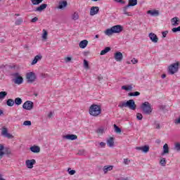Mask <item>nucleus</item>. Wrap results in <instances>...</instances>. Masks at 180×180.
I'll return each instance as SVG.
<instances>
[{"instance_id": "obj_1", "label": "nucleus", "mask_w": 180, "mask_h": 180, "mask_svg": "<svg viewBox=\"0 0 180 180\" xmlns=\"http://www.w3.org/2000/svg\"><path fill=\"white\" fill-rule=\"evenodd\" d=\"M122 31H123V27L120 25H117L112 26L110 29H107L105 31V34H106V36H112L113 33H120V32H122Z\"/></svg>"}, {"instance_id": "obj_2", "label": "nucleus", "mask_w": 180, "mask_h": 180, "mask_svg": "<svg viewBox=\"0 0 180 180\" xmlns=\"http://www.w3.org/2000/svg\"><path fill=\"white\" fill-rule=\"evenodd\" d=\"M101 112L102 108L100 107V105L96 104L91 105L89 110V112L91 115V116H94L95 117H96V116H99Z\"/></svg>"}, {"instance_id": "obj_3", "label": "nucleus", "mask_w": 180, "mask_h": 180, "mask_svg": "<svg viewBox=\"0 0 180 180\" xmlns=\"http://www.w3.org/2000/svg\"><path fill=\"white\" fill-rule=\"evenodd\" d=\"M141 109L143 115H151L153 113V108L148 101H146L141 105Z\"/></svg>"}, {"instance_id": "obj_4", "label": "nucleus", "mask_w": 180, "mask_h": 180, "mask_svg": "<svg viewBox=\"0 0 180 180\" xmlns=\"http://www.w3.org/2000/svg\"><path fill=\"white\" fill-rule=\"evenodd\" d=\"M179 68V63H175L172 64L168 68V74H170V75H174L175 72H178V70Z\"/></svg>"}, {"instance_id": "obj_5", "label": "nucleus", "mask_w": 180, "mask_h": 180, "mask_svg": "<svg viewBox=\"0 0 180 180\" xmlns=\"http://www.w3.org/2000/svg\"><path fill=\"white\" fill-rule=\"evenodd\" d=\"M27 82L28 84H33L34 81L37 79V76H36V73L33 72H29L26 74Z\"/></svg>"}, {"instance_id": "obj_6", "label": "nucleus", "mask_w": 180, "mask_h": 180, "mask_svg": "<svg viewBox=\"0 0 180 180\" xmlns=\"http://www.w3.org/2000/svg\"><path fill=\"white\" fill-rule=\"evenodd\" d=\"M127 108H129L131 110H136L137 105L134 102V100L130 99L127 101Z\"/></svg>"}, {"instance_id": "obj_7", "label": "nucleus", "mask_w": 180, "mask_h": 180, "mask_svg": "<svg viewBox=\"0 0 180 180\" xmlns=\"http://www.w3.org/2000/svg\"><path fill=\"white\" fill-rule=\"evenodd\" d=\"M22 108L25 110H32L33 109V103L31 101H25L22 105Z\"/></svg>"}, {"instance_id": "obj_8", "label": "nucleus", "mask_w": 180, "mask_h": 180, "mask_svg": "<svg viewBox=\"0 0 180 180\" xmlns=\"http://www.w3.org/2000/svg\"><path fill=\"white\" fill-rule=\"evenodd\" d=\"M34 164H36V160L34 159L27 160L25 162V165L27 168H29L30 169H32V168H33Z\"/></svg>"}, {"instance_id": "obj_9", "label": "nucleus", "mask_w": 180, "mask_h": 180, "mask_svg": "<svg viewBox=\"0 0 180 180\" xmlns=\"http://www.w3.org/2000/svg\"><path fill=\"white\" fill-rule=\"evenodd\" d=\"M114 58L118 63L122 62L123 60V53H122L121 52H116L114 54Z\"/></svg>"}, {"instance_id": "obj_10", "label": "nucleus", "mask_w": 180, "mask_h": 180, "mask_svg": "<svg viewBox=\"0 0 180 180\" xmlns=\"http://www.w3.org/2000/svg\"><path fill=\"white\" fill-rule=\"evenodd\" d=\"M139 151H142L143 153H147L150 151V146L145 145L143 146H138L136 148Z\"/></svg>"}, {"instance_id": "obj_11", "label": "nucleus", "mask_w": 180, "mask_h": 180, "mask_svg": "<svg viewBox=\"0 0 180 180\" xmlns=\"http://www.w3.org/2000/svg\"><path fill=\"white\" fill-rule=\"evenodd\" d=\"M99 13V7L98 6H93L90 9V15L95 16V15H98Z\"/></svg>"}, {"instance_id": "obj_12", "label": "nucleus", "mask_w": 180, "mask_h": 180, "mask_svg": "<svg viewBox=\"0 0 180 180\" xmlns=\"http://www.w3.org/2000/svg\"><path fill=\"white\" fill-rule=\"evenodd\" d=\"M15 79L14 81L15 84H18V85H20V84H23V77L19 76V73H15Z\"/></svg>"}, {"instance_id": "obj_13", "label": "nucleus", "mask_w": 180, "mask_h": 180, "mask_svg": "<svg viewBox=\"0 0 180 180\" xmlns=\"http://www.w3.org/2000/svg\"><path fill=\"white\" fill-rule=\"evenodd\" d=\"M63 139H65L66 140H77V139H78V136L75 134H68V135H64L63 136Z\"/></svg>"}, {"instance_id": "obj_14", "label": "nucleus", "mask_w": 180, "mask_h": 180, "mask_svg": "<svg viewBox=\"0 0 180 180\" xmlns=\"http://www.w3.org/2000/svg\"><path fill=\"white\" fill-rule=\"evenodd\" d=\"M149 37L151 40V41H153V43H158V37H157V35L153 32L149 34Z\"/></svg>"}, {"instance_id": "obj_15", "label": "nucleus", "mask_w": 180, "mask_h": 180, "mask_svg": "<svg viewBox=\"0 0 180 180\" xmlns=\"http://www.w3.org/2000/svg\"><path fill=\"white\" fill-rule=\"evenodd\" d=\"M67 5H68L67 1H60L58 3V9H64V8H66Z\"/></svg>"}, {"instance_id": "obj_16", "label": "nucleus", "mask_w": 180, "mask_h": 180, "mask_svg": "<svg viewBox=\"0 0 180 180\" xmlns=\"http://www.w3.org/2000/svg\"><path fill=\"white\" fill-rule=\"evenodd\" d=\"M147 13L151 16H158L160 15V11H158V10H149L147 11Z\"/></svg>"}, {"instance_id": "obj_17", "label": "nucleus", "mask_w": 180, "mask_h": 180, "mask_svg": "<svg viewBox=\"0 0 180 180\" xmlns=\"http://www.w3.org/2000/svg\"><path fill=\"white\" fill-rule=\"evenodd\" d=\"M47 8V4H42L39 6L37 7L35 9V12H42V11H44Z\"/></svg>"}, {"instance_id": "obj_18", "label": "nucleus", "mask_w": 180, "mask_h": 180, "mask_svg": "<svg viewBox=\"0 0 180 180\" xmlns=\"http://www.w3.org/2000/svg\"><path fill=\"white\" fill-rule=\"evenodd\" d=\"M30 151H32V153H40V147H39L36 145L31 146L30 148Z\"/></svg>"}, {"instance_id": "obj_19", "label": "nucleus", "mask_w": 180, "mask_h": 180, "mask_svg": "<svg viewBox=\"0 0 180 180\" xmlns=\"http://www.w3.org/2000/svg\"><path fill=\"white\" fill-rule=\"evenodd\" d=\"M107 146H108V147H114V146H115V138L110 137L107 140Z\"/></svg>"}, {"instance_id": "obj_20", "label": "nucleus", "mask_w": 180, "mask_h": 180, "mask_svg": "<svg viewBox=\"0 0 180 180\" xmlns=\"http://www.w3.org/2000/svg\"><path fill=\"white\" fill-rule=\"evenodd\" d=\"M41 58H43V56L41 55H37L32 60L31 65H34V64H37V61H40Z\"/></svg>"}, {"instance_id": "obj_21", "label": "nucleus", "mask_w": 180, "mask_h": 180, "mask_svg": "<svg viewBox=\"0 0 180 180\" xmlns=\"http://www.w3.org/2000/svg\"><path fill=\"white\" fill-rule=\"evenodd\" d=\"M129 8H130V6L127 4L126 6L123 7L122 12L124 15H127V16H131V13L127 11Z\"/></svg>"}, {"instance_id": "obj_22", "label": "nucleus", "mask_w": 180, "mask_h": 180, "mask_svg": "<svg viewBox=\"0 0 180 180\" xmlns=\"http://www.w3.org/2000/svg\"><path fill=\"white\" fill-rule=\"evenodd\" d=\"M169 153V148L168 147V144L165 143L163 146V152L162 153L161 155H165V154Z\"/></svg>"}, {"instance_id": "obj_23", "label": "nucleus", "mask_w": 180, "mask_h": 180, "mask_svg": "<svg viewBox=\"0 0 180 180\" xmlns=\"http://www.w3.org/2000/svg\"><path fill=\"white\" fill-rule=\"evenodd\" d=\"M88 46V40L84 39L83 41H81L79 44V46L80 49H85Z\"/></svg>"}, {"instance_id": "obj_24", "label": "nucleus", "mask_w": 180, "mask_h": 180, "mask_svg": "<svg viewBox=\"0 0 180 180\" xmlns=\"http://www.w3.org/2000/svg\"><path fill=\"white\" fill-rule=\"evenodd\" d=\"M171 22L173 26H176L179 25V18L178 17H174L171 19Z\"/></svg>"}, {"instance_id": "obj_25", "label": "nucleus", "mask_w": 180, "mask_h": 180, "mask_svg": "<svg viewBox=\"0 0 180 180\" xmlns=\"http://www.w3.org/2000/svg\"><path fill=\"white\" fill-rule=\"evenodd\" d=\"M110 50H111L110 47L107 46V47L105 48L104 50H102L101 51L100 55L101 56H105V54H106L107 53H109V51H110Z\"/></svg>"}, {"instance_id": "obj_26", "label": "nucleus", "mask_w": 180, "mask_h": 180, "mask_svg": "<svg viewBox=\"0 0 180 180\" xmlns=\"http://www.w3.org/2000/svg\"><path fill=\"white\" fill-rule=\"evenodd\" d=\"M6 105H7V106L12 107V106H13V105H15V101H13V99H12V98H9L6 101Z\"/></svg>"}, {"instance_id": "obj_27", "label": "nucleus", "mask_w": 180, "mask_h": 180, "mask_svg": "<svg viewBox=\"0 0 180 180\" xmlns=\"http://www.w3.org/2000/svg\"><path fill=\"white\" fill-rule=\"evenodd\" d=\"M129 4H127L128 6H136L137 5V0H128Z\"/></svg>"}, {"instance_id": "obj_28", "label": "nucleus", "mask_w": 180, "mask_h": 180, "mask_svg": "<svg viewBox=\"0 0 180 180\" xmlns=\"http://www.w3.org/2000/svg\"><path fill=\"white\" fill-rule=\"evenodd\" d=\"M112 169H113V166H105L103 167L104 174H107L108 171H112Z\"/></svg>"}, {"instance_id": "obj_29", "label": "nucleus", "mask_w": 180, "mask_h": 180, "mask_svg": "<svg viewBox=\"0 0 180 180\" xmlns=\"http://www.w3.org/2000/svg\"><path fill=\"white\" fill-rule=\"evenodd\" d=\"M118 107L120 108V109H123V108H127V102L121 101L118 105Z\"/></svg>"}, {"instance_id": "obj_30", "label": "nucleus", "mask_w": 180, "mask_h": 180, "mask_svg": "<svg viewBox=\"0 0 180 180\" xmlns=\"http://www.w3.org/2000/svg\"><path fill=\"white\" fill-rule=\"evenodd\" d=\"M122 89H124V91H132L133 86L131 85L122 86Z\"/></svg>"}, {"instance_id": "obj_31", "label": "nucleus", "mask_w": 180, "mask_h": 180, "mask_svg": "<svg viewBox=\"0 0 180 180\" xmlns=\"http://www.w3.org/2000/svg\"><path fill=\"white\" fill-rule=\"evenodd\" d=\"M22 98L18 97L15 99L14 101V103H15V105H17L18 106H19V105H22Z\"/></svg>"}, {"instance_id": "obj_32", "label": "nucleus", "mask_w": 180, "mask_h": 180, "mask_svg": "<svg viewBox=\"0 0 180 180\" xmlns=\"http://www.w3.org/2000/svg\"><path fill=\"white\" fill-rule=\"evenodd\" d=\"M128 96H140V92L139 91L130 92L128 94Z\"/></svg>"}, {"instance_id": "obj_33", "label": "nucleus", "mask_w": 180, "mask_h": 180, "mask_svg": "<svg viewBox=\"0 0 180 180\" xmlns=\"http://www.w3.org/2000/svg\"><path fill=\"white\" fill-rule=\"evenodd\" d=\"M44 0H31L32 5H39Z\"/></svg>"}, {"instance_id": "obj_34", "label": "nucleus", "mask_w": 180, "mask_h": 180, "mask_svg": "<svg viewBox=\"0 0 180 180\" xmlns=\"http://www.w3.org/2000/svg\"><path fill=\"white\" fill-rule=\"evenodd\" d=\"M21 23H23V19L22 18H18V20H15V26H19V25H20Z\"/></svg>"}, {"instance_id": "obj_35", "label": "nucleus", "mask_w": 180, "mask_h": 180, "mask_svg": "<svg viewBox=\"0 0 180 180\" xmlns=\"http://www.w3.org/2000/svg\"><path fill=\"white\" fill-rule=\"evenodd\" d=\"M160 164L162 167H165V165H167V160H165V158H162L160 161Z\"/></svg>"}, {"instance_id": "obj_36", "label": "nucleus", "mask_w": 180, "mask_h": 180, "mask_svg": "<svg viewBox=\"0 0 180 180\" xmlns=\"http://www.w3.org/2000/svg\"><path fill=\"white\" fill-rule=\"evenodd\" d=\"M72 18L73 20H78L79 19V15L77 13H74L72 15Z\"/></svg>"}, {"instance_id": "obj_37", "label": "nucleus", "mask_w": 180, "mask_h": 180, "mask_svg": "<svg viewBox=\"0 0 180 180\" xmlns=\"http://www.w3.org/2000/svg\"><path fill=\"white\" fill-rule=\"evenodd\" d=\"M114 129L115 133H122V129L119 127H117V125L114 124Z\"/></svg>"}, {"instance_id": "obj_38", "label": "nucleus", "mask_w": 180, "mask_h": 180, "mask_svg": "<svg viewBox=\"0 0 180 180\" xmlns=\"http://www.w3.org/2000/svg\"><path fill=\"white\" fill-rule=\"evenodd\" d=\"M6 95H8V93H6V91H1L0 92V99H4L5 98V96H6Z\"/></svg>"}, {"instance_id": "obj_39", "label": "nucleus", "mask_w": 180, "mask_h": 180, "mask_svg": "<svg viewBox=\"0 0 180 180\" xmlns=\"http://www.w3.org/2000/svg\"><path fill=\"white\" fill-rule=\"evenodd\" d=\"M8 134V129L6 127H3L2 131H1V134L2 136H6Z\"/></svg>"}, {"instance_id": "obj_40", "label": "nucleus", "mask_w": 180, "mask_h": 180, "mask_svg": "<svg viewBox=\"0 0 180 180\" xmlns=\"http://www.w3.org/2000/svg\"><path fill=\"white\" fill-rule=\"evenodd\" d=\"M84 67L86 70H89V63H88V60H84Z\"/></svg>"}, {"instance_id": "obj_41", "label": "nucleus", "mask_w": 180, "mask_h": 180, "mask_svg": "<svg viewBox=\"0 0 180 180\" xmlns=\"http://www.w3.org/2000/svg\"><path fill=\"white\" fill-rule=\"evenodd\" d=\"M174 150H176V151H180V143H176L174 144Z\"/></svg>"}, {"instance_id": "obj_42", "label": "nucleus", "mask_w": 180, "mask_h": 180, "mask_svg": "<svg viewBox=\"0 0 180 180\" xmlns=\"http://www.w3.org/2000/svg\"><path fill=\"white\" fill-rule=\"evenodd\" d=\"M47 34H48V32L46 30H43V34H42V38L46 40L47 39Z\"/></svg>"}, {"instance_id": "obj_43", "label": "nucleus", "mask_w": 180, "mask_h": 180, "mask_svg": "<svg viewBox=\"0 0 180 180\" xmlns=\"http://www.w3.org/2000/svg\"><path fill=\"white\" fill-rule=\"evenodd\" d=\"M136 119L138 120H143V115L140 112L136 113Z\"/></svg>"}, {"instance_id": "obj_44", "label": "nucleus", "mask_w": 180, "mask_h": 180, "mask_svg": "<svg viewBox=\"0 0 180 180\" xmlns=\"http://www.w3.org/2000/svg\"><path fill=\"white\" fill-rule=\"evenodd\" d=\"M68 172L70 175H75L76 172H75V170H71V168H68Z\"/></svg>"}, {"instance_id": "obj_45", "label": "nucleus", "mask_w": 180, "mask_h": 180, "mask_svg": "<svg viewBox=\"0 0 180 180\" xmlns=\"http://www.w3.org/2000/svg\"><path fill=\"white\" fill-rule=\"evenodd\" d=\"M24 126H32V122L27 120L23 122Z\"/></svg>"}, {"instance_id": "obj_46", "label": "nucleus", "mask_w": 180, "mask_h": 180, "mask_svg": "<svg viewBox=\"0 0 180 180\" xmlns=\"http://www.w3.org/2000/svg\"><path fill=\"white\" fill-rule=\"evenodd\" d=\"M172 30L173 33H176V32H180V26L177 27H174Z\"/></svg>"}, {"instance_id": "obj_47", "label": "nucleus", "mask_w": 180, "mask_h": 180, "mask_svg": "<svg viewBox=\"0 0 180 180\" xmlns=\"http://www.w3.org/2000/svg\"><path fill=\"white\" fill-rule=\"evenodd\" d=\"M103 129H102V128H99V129H98L97 130H96V133L98 134H103Z\"/></svg>"}, {"instance_id": "obj_48", "label": "nucleus", "mask_w": 180, "mask_h": 180, "mask_svg": "<svg viewBox=\"0 0 180 180\" xmlns=\"http://www.w3.org/2000/svg\"><path fill=\"white\" fill-rule=\"evenodd\" d=\"M129 163H130V160H129L128 158L124 159V164L125 165H129Z\"/></svg>"}, {"instance_id": "obj_49", "label": "nucleus", "mask_w": 180, "mask_h": 180, "mask_svg": "<svg viewBox=\"0 0 180 180\" xmlns=\"http://www.w3.org/2000/svg\"><path fill=\"white\" fill-rule=\"evenodd\" d=\"M4 137H7V139H13V135L8 133L6 135L4 136Z\"/></svg>"}, {"instance_id": "obj_50", "label": "nucleus", "mask_w": 180, "mask_h": 180, "mask_svg": "<svg viewBox=\"0 0 180 180\" xmlns=\"http://www.w3.org/2000/svg\"><path fill=\"white\" fill-rule=\"evenodd\" d=\"M37 20H39V18L34 17V18H32V19L31 20V22H32V23H36V22H37Z\"/></svg>"}, {"instance_id": "obj_51", "label": "nucleus", "mask_w": 180, "mask_h": 180, "mask_svg": "<svg viewBox=\"0 0 180 180\" xmlns=\"http://www.w3.org/2000/svg\"><path fill=\"white\" fill-rule=\"evenodd\" d=\"M162 37L163 38H165L167 37V35L168 34V31H164L162 32Z\"/></svg>"}, {"instance_id": "obj_52", "label": "nucleus", "mask_w": 180, "mask_h": 180, "mask_svg": "<svg viewBox=\"0 0 180 180\" xmlns=\"http://www.w3.org/2000/svg\"><path fill=\"white\" fill-rule=\"evenodd\" d=\"M174 123L176 124H180V116L179 117L178 119L174 120Z\"/></svg>"}, {"instance_id": "obj_53", "label": "nucleus", "mask_w": 180, "mask_h": 180, "mask_svg": "<svg viewBox=\"0 0 180 180\" xmlns=\"http://www.w3.org/2000/svg\"><path fill=\"white\" fill-rule=\"evenodd\" d=\"M131 61L132 64H137L139 63V60L134 58Z\"/></svg>"}, {"instance_id": "obj_54", "label": "nucleus", "mask_w": 180, "mask_h": 180, "mask_svg": "<svg viewBox=\"0 0 180 180\" xmlns=\"http://www.w3.org/2000/svg\"><path fill=\"white\" fill-rule=\"evenodd\" d=\"M65 63H70L71 61V57L65 58Z\"/></svg>"}, {"instance_id": "obj_55", "label": "nucleus", "mask_w": 180, "mask_h": 180, "mask_svg": "<svg viewBox=\"0 0 180 180\" xmlns=\"http://www.w3.org/2000/svg\"><path fill=\"white\" fill-rule=\"evenodd\" d=\"M155 129H157L158 130H160V129H161V126L160 125V123H155Z\"/></svg>"}, {"instance_id": "obj_56", "label": "nucleus", "mask_w": 180, "mask_h": 180, "mask_svg": "<svg viewBox=\"0 0 180 180\" xmlns=\"http://www.w3.org/2000/svg\"><path fill=\"white\" fill-rule=\"evenodd\" d=\"M41 78H47L49 77V75L41 73Z\"/></svg>"}, {"instance_id": "obj_57", "label": "nucleus", "mask_w": 180, "mask_h": 180, "mask_svg": "<svg viewBox=\"0 0 180 180\" xmlns=\"http://www.w3.org/2000/svg\"><path fill=\"white\" fill-rule=\"evenodd\" d=\"M4 154H8V155L11 154V150L6 149Z\"/></svg>"}, {"instance_id": "obj_58", "label": "nucleus", "mask_w": 180, "mask_h": 180, "mask_svg": "<svg viewBox=\"0 0 180 180\" xmlns=\"http://www.w3.org/2000/svg\"><path fill=\"white\" fill-rule=\"evenodd\" d=\"M85 152L84 150H79V152L78 153L79 155H84V153Z\"/></svg>"}, {"instance_id": "obj_59", "label": "nucleus", "mask_w": 180, "mask_h": 180, "mask_svg": "<svg viewBox=\"0 0 180 180\" xmlns=\"http://www.w3.org/2000/svg\"><path fill=\"white\" fill-rule=\"evenodd\" d=\"M100 146H101V147H105V146H106V143L104 142H101Z\"/></svg>"}, {"instance_id": "obj_60", "label": "nucleus", "mask_w": 180, "mask_h": 180, "mask_svg": "<svg viewBox=\"0 0 180 180\" xmlns=\"http://www.w3.org/2000/svg\"><path fill=\"white\" fill-rule=\"evenodd\" d=\"M98 81H102V79H103V77H102V75H99L98 77Z\"/></svg>"}, {"instance_id": "obj_61", "label": "nucleus", "mask_w": 180, "mask_h": 180, "mask_svg": "<svg viewBox=\"0 0 180 180\" xmlns=\"http://www.w3.org/2000/svg\"><path fill=\"white\" fill-rule=\"evenodd\" d=\"M5 154V152L0 150V157H2Z\"/></svg>"}, {"instance_id": "obj_62", "label": "nucleus", "mask_w": 180, "mask_h": 180, "mask_svg": "<svg viewBox=\"0 0 180 180\" xmlns=\"http://www.w3.org/2000/svg\"><path fill=\"white\" fill-rule=\"evenodd\" d=\"M4 148V145H0V151H2Z\"/></svg>"}, {"instance_id": "obj_63", "label": "nucleus", "mask_w": 180, "mask_h": 180, "mask_svg": "<svg viewBox=\"0 0 180 180\" xmlns=\"http://www.w3.org/2000/svg\"><path fill=\"white\" fill-rule=\"evenodd\" d=\"M51 116H53V112H50L49 115H48V117H51Z\"/></svg>"}, {"instance_id": "obj_64", "label": "nucleus", "mask_w": 180, "mask_h": 180, "mask_svg": "<svg viewBox=\"0 0 180 180\" xmlns=\"http://www.w3.org/2000/svg\"><path fill=\"white\" fill-rule=\"evenodd\" d=\"M2 174H0V180H6L5 179L2 178Z\"/></svg>"}]
</instances>
